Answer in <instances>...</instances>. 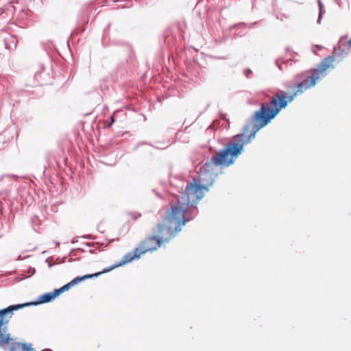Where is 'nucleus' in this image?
<instances>
[{
    "instance_id": "2",
    "label": "nucleus",
    "mask_w": 351,
    "mask_h": 351,
    "mask_svg": "<svg viewBox=\"0 0 351 351\" xmlns=\"http://www.w3.org/2000/svg\"><path fill=\"white\" fill-rule=\"evenodd\" d=\"M101 274V272H97L93 274H86L81 277H76L69 283L66 284L60 289H55L51 292L46 293L41 295L38 300L36 302H27L21 304L11 305L6 308L0 310V345L5 344L10 340L8 335L5 334L4 325L8 324L10 319L11 318L13 311L19 310L25 306L32 305H38L43 303H47L53 301L60 294L68 291L71 287L81 282L82 281L92 278L93 277H97Z\"/></svg>"
},
{
    "instance_id": "5",
    "label": "nucleus",
    "mask_w": 351,
    "mask_h": 351,
    "mask_svg": "<svg viewBox=\"0 0 351 351\" xmlns=\"http://www.w3.org/2000/svg\"><path fill=\"white\" fill-rule=\"evenodd\" d=\"M347 47L348 48L351 49V37L350 39L348 41Z\"/></svg>"
},
{
    "instance_id": "1",
    "label": "nucleus",
    "mask_w": 351,
    "mask_h": 351,
    "mask_svg": "<svg viewBox=\"0 0 351 351\" xmlns=\"http://www.w3.org/2000/svg\"><path fill=\"white\" fill-rule=\"evenodd\" d=\"M287 106H261L256 111L252 122L246 124L239 134L235 135L225 147L213 156L199 169L197 178L188 184L184 191L166 211V215L156 226V234L145 237L137 247L125 254L122 260L109 269L101 272L105 273L138 260L146 253H152L165 246L181 232L186 223L192 219L191 208H193L208 191V187L218 176L222 167L233 164L242 153L243 146L255 138L256 132L267 125L282 109Z\"/></svg>"
},
{
    "instance_id": "3",
    "label": "nucleus",
    "mask_w": 351,
    "mask_h": 351,
    "mask_svg": "<svg viewBox=\"0 0 351 351\" xmlns=\"http://www.w3.org/2000/svg\"><path fill=\"white\" fill-rule=\"evenodd\" d=\"M7 324H5L4 325L5 331V334L9 335L10 340H9V341L5 344L0 345V347H3V346L10 343V351H19L21 350H22L23 347L25 346V343H21L19 342L14 341V339L11 337L10 334L8 332Z\"/></svg>"
},
{
    "instance_id": "4",
    "label": "nucleus",
    "mask_w": 351,
    "mask_h": 351,
    "mask_svg": "<svg viewBox=\"0 0 351 351\" xmlns=\"http://www.w3.org/2000/svg\"><path fill=\"white\" fill-rule=\"evenodd\" d=\"M22 351H35V350L30 346H27V344H25V346L23 347Z\"/></svg>"
},
{
    "instance_id": "6",
    "label": "nucleus",
    "mask_w": 351,
    "mask_h": 351,
    "mask_svg": "<svg viewBox=\"0 0 351 351\" xmlns=\"http://www.w3.org/2000/svg\"><path fill=\"white\" fill-rule=\"evenodd\" d=\"M114 122V118L113 117H111V123H112Z\"/></svg>"
}]
</instances>
